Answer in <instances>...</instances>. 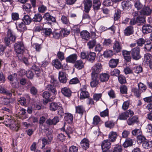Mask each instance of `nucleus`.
I'll return each instance as SVG.
<instances>
[{"label": "nucleus", "mask_w": 152, "mask_h": 152, "mask_svg": "<svg viewBox=\"0 0 152 152\" xmlns=\"http://www.w3.org/2000/svg\"><path fill=\"white\" fill-rule=\"evenodd\" d=\"M101 94H95L93 95V99L94 100L97 101L101 99Z\"/></svg>", "instance_id": "62"}, {"label": "nucleus", "mask_w": 152, "mask_h": 152, "mask_svg": "<svg viewBox=\"0 0 152 152\" xmlns=\"http://www.w3.org/2000/svg\"><path fill=\"white\" fill-rule=\"evenodd\" d=\"M7 38H16V37L13 32L9 28L7 29ZM5 38H6V37Z\"/></svg>", "instance_id": "41"}, {"label": "nucleus", "mask_w": 152, "mask_h": 152, "mask_svg": "<svg viewBox=\"0 0 152 152\" xmlns=\"http://www.w3.org/2000/svg\"><path fill=\"white\" fill-rule=\"evenodd\" d=\"M145 139V137L144 136L141 135V134L139 135H138L137 137V141L139 143H141L144 142Z\"/></svg>", "instance_id": "59"}, {"label": "nucleus", "mask_w": 152, "mask_h": 152, "mask_svg": "<svg viewBox=\"0 0 152 152\" xmlns=\"http://www.w3.org/2000/svg\"><path fill=\"white\" fill-rule=\"evenodd\" d=\"M62 94L65 96L70 97L72 95V92L70 89L67 87H64L61 89Z\"/></svg>", "instance_id": "6"}, {"label": "nucleus", "mask_w": 152, "mask_h": 152, "mask_svg": "<svg viewBox=\"0 0 152 152\" xmlns=\"http://www.w3.org/2000/svg\"><path fill=\"white\" fill-rule=\"evenodd\" d=\"M152 12L151 9L148 7L145 6L141 10V14L143 15H149Z\"/></svg>", "instance_id": "9"}, {"label": "nucleus", "mask_w": 152, "mask_h": 152, "mask_svg": "<svg viewBox=\"0 0 152 152\" xmlns=\"http://www.w3.org/2000/svg\"><path fill=\"white\" fill-rule=\"evenodd\" d=\"M96 44V41L93 40L87 43V45L89 48H92Z\"/></svg>", "instance_id": "54"}, {"label": "nucleus", "mask_w": 152, "mask_h": 152, "mask_svg": "<svg viewBox=\"0 0 152 152\" xmlns=\"http://www.w3.org/2000/svg\"><path fill=\"white\" fill-rule=\"evenodd\" d=\"M15 52L18 54H21L24 51V47L22 42H19L16 43L14 45Z\"/></svg>", "instance_id": "3"}, {"label": "nucleus", "mask_w": 152, "mask_h": 152, "mask_svg": "<svg viewBox=\"0 0 152 152\" xmlns=\"http://www.w3.org/2000/svg\"><path fill=\"white\" fill-rule=\"evenodd\" d=\"M113 48V50L117 53L120 52L122 49V47L119 42L116 41L114 42Z\"/></svg>", "instance_id": "25"}, {"label": "nucleus", "mask_w": 152, "mask_h": 152, "mask_svg": "<svg viewBox=\"0 0 152 152\" xmlns=\"http://www.w3.org/2000/svg\"><path fill=\"white\" fill-rule=\"evenodd\" d=\"M143 64L148 65V63L152 60V55L149 53H146L145 54Z\"/></svg>", "instance_id": "24"}, {"label": "nucleus", "mask_w": 152, "mask_h": 152, "mask_svg": "<svg viewBox=\"0 0 152 152\" xmlns=\"http://www.w3.org/2000/svg\"><path fill=\"white\" fill-rule=\"evenodd\" d=\"M133 27L130 26L127 27L124 31V35L126 36H129L133 34Z\"/></svg>", "instance_id": "28"}, {"label": "nucleus", "mask_w": 152, "mask_h": 152, "mask_svg": "<svg viewBox=\"0 0 152 152\" xmlns=\"http://www.w3.org/2000/svg\"><path fill=\"white\" fill-rule=\"evenodd\" d=\"M53 65L57 69H63V66L62 65L61 62L58 59L53 60L52 63Z\"/></svg>", "instance_id": "17"}, {"label": "nucleus", "mask_w": 152, "mask_h": 152, "mask_svg": "<svg viewBox=\"0 0 152 152\" xmlns=\"http://www.w3.org/2000/svg\"><path fill=\"white\" fill-rule=\"evenodd\" d=\"M61 20L62 23L65 24H67L69 23V19L66 16L64 15L62 16Z\"/></svg>", "instance_id": "56"}, {"label": "nucleus", "mask_w": 152, "mask_h": 152, "mask_svg": "<svg viewBox=\"0 0 152 152\" xmlns=\"http://www.w3.org/2000/svg\"><path fill=\"white\" fill-rule=\"evenodd\" d=\"M121 11L118 9L116 10V11L114 15V20H117L120 18L121 17Z\"/></svg>", "instance_id": "48"}, {"label": "nucleus", "mask_w": 152, "mask_h": 152, "mask_svg": "<svg viewBox=\"0 0 152 152\" xmlns=\"http://www.w3.org/2000/svg\"><path fill=\"white\" fill-rule=\"evenodd\" d=\"M64 119L68 123H72L73 119L72 115L69 113H65V114Z\"/></svg>", "instance_id": "29"}, {"label": "nucleus", "mask_w": 152, "mask_h": 152, "mask_svg": "<svg viewBox=\"0 0 152 152\" xmlns=\"http://www.w3.org/2000/svg\"><path fill=\"white\" fill-rule=\"evenodd\" d=\"M109 75L106 73H102L100 75V79L102 82L107 81L109 79Z\"/></svg>", "instance_id": "27"}, {"label": "nucleus", "mask_w": 152, "mask_h": 152, "mask_svg": "<svg viewBox=\"0 0 152 152\" xmlns=\"http://www.w3.org/2000/svg\"><path fill=\"white\" fill-rule=\"evenodd\" d=\"M130 102L129 101H127L124 102L123 104L122 108L123 110H125L127 109L129 106Z\"/></svg>", "instance_id": "53"}, {"label": "nucleus", "mask_w": 152, "mask_h": 152, "mask_svg": "<svg viewBox=\"0 0 152 152\" xmlns=\"http://www.w3.org/2000/svg\"><path fill=\"white\" fill-rule=\"evenodd\" d=\"M26 25H29L31 22V19L28 15H25L22 19Z\"/></svg>", "instance_id": "36"}, {"label": "nucleus", "mask_w": 152, "mask_h": 152, "mask_svg": "<svg viewBox=\"0 0 152 152\" xmlns=\"http://www.w3.org/2000/svg\"><path fill=\"white\" fill-rule=\"evenodd\" d=\"M131 54L132 58L136 60L139 59L141 58L140 53V49L138 48H133L131 51Z\"/></svg>", "instance_id": "4"}, {"label": "nucleus", "mask_w": 152, "mask_h": 152, "mask_svg": "<svg viewBox=\"0 0 152 152\" xmlns=\"http://www.w3.org/2000/svg\"><path fill=\"white\" fill-rule=\"evenodd\" d=\"M122 53L125 60L127 62H129L131 61V57L130 56V52L123 50L122 51Z\"/></svg>", "instance_id": "26"}, {"label": "nucleus", "mask_w": 152, "mask_h": 152, "mask_svg": "<svg viewBox=\"0 0 152 152\" xmlns=\"http://www.w3.org/2000/svg\"><path fill=\"white\" fill-rule=\"evenodd\" d=\"M92 80L90 83L91 86L92 87L96 86L99 83L98 76L91 75Z\"/></svg>", "instance_id": "7"}, {"label": "nucleus", "mask_w": 152, "mask_h": 152, "mask_svg": "<svg viewBox=\"0 0 152 152\" xmlns=\"http://www.w3.org/2000/svg\"><path fill=\"white\" fill-rule=\"evenodd\" d=\"M96 56V53L94 52H90L88 53V59L90 61L92 62L95 59Z\"/></svg>", "instance_id": "43"}, {"label": "nucleus", "mask_w": 152, "mask_h": 152, "mask_svg": "<svg viewBox=\"0 0 152 152\" xmlns=\"http://www.w3.org/2000/svg\"><path fill=\"white\" fill-rule=\"evenodd\" d=\"M133 70L136 73H139L142 72V68L140 65H135L133 67Z\"/></svg>", "instance_id": "42"}, {"label": "nucleus", "mask_w": 152, "mask_h": 152, "mask_svg": "<svg viewBox=\"0 0 152 152\" xmlns=\"http://www.w3.org/2000/svg\"><path fill=\"white\" fill-rule=\"evenodd\" d=\"M77 56L75 54H72L66 58V61L70 63H75L77 59Z\"/></svg>", "instance_id": "11"}, {"label": "nucleus", "mask_w": 152, "mask_h": 152, "mask_svg": "<svg viewBox=\"0 0 152 152\" xmlns=\"http://www.w3.org/2000/svg\"><path fill=\"white\" fill-rule=\"evenodd\" d=\"M55 85L52 86L51 84L48 85L46 87V88L48 90L50 91L54 95H56L57 93V91L56 89L55 86Z\"/></svg>", "instance_id": "35"}, {"label": "nucleus", "mask_w": 152, "mask_h": 152, "mask_svg": "<svg viewBox=\"0 0 152 152\" xmlns=\"http://www.w3.org/2000/svg\"><path fill=\"white\" fill-rule=\"evenodd\" d=\"M80 34L82 38H88L90 36V33L86 30H83Z\"/></svg>", "instance_id": "44"}, {"label": "nucleus", "mask_w": 152, "mask_h": 152, "mask_svg": "<svg viewBox=\"0 0 152 152\" xmlns=\"http://www.w3.org/2000/svg\"><path fill=\"white\" fill-rule=\"evenodd\" d=\"M70 33L69 31H66L65 29H61L59 33H58L59 35V38L66 37V36L69 35Z\"/></svg>", "instance_id": "34"}, {"label": "nucleus", "mask_w": 152, "mask_h": 152, "mask_svg": "<svg viewBox=\"0 0 152 152\" xmlns=\"http://www.w3.org/2000/svg\"><path fill=\"white\" fill-rule=\"evenodd\" d=\"M83 4L84 12L86 13H88L92 6V1L91 0H84Z\"/></svg>", "instance_id": "5"}, {"label": "nucleus", "mask_w": 152, "mask_h": 152, "mask_svg": "<svg viewBox=\"0 0 152 152\" xmlns=\"http://www.w3.org/2000/svg\"><path fill=\"white\" fill-rule=\"evenodd\" d=\"M102 69L101 63L96 64L92 68V72L91 75L98 76V74L101 71Z\"/></svg>", "instance_id": "2"}, {"label": "nucleus", "mask_w": 152, "mask_h": 152, "mask_svg": "<svg viewBox=\"0 0 152 152\" xmlns=\"http://www.w3.org/2000/svg\"><path fill=\"white\" fill-rule=\"evenodd\" d=\"M105 125L106 127L111 128L113 127L115 124L113 121H109L106 122L105 123Z\"/></svg>", "instance_id": "50"}, {"label": "nucleus", "mask_w": 152, "mask_h": 152, "mask_svg": "<svg viewBox=\"0 0 152 152\" xmlns=\"http://www.w3.org/2000/svg\"><path fill=\"white\" fill-rule=\"evenodd\" d=\"M129 117V116L128 115L127 112H125L120 114L118 117V119L120 120H126Z\"/></svg>", "instance_id": "40"}, {"label": "nucleus", "mask_w": 152, "mask_h": 152, "mask_svg": "<svg viewBox=\"0 0 152 152\" xmlns=\"http://www.w3.org/2000/svg\"><path fill=\"white\" fill-rule=\"evenodd\" d=\"M38 10L39 12L44 13L47 10V7L43 5H42L38 7Z\"/></svg>", "instance_id": "60"}, {"label": "nucleus", "mask_w": 152, "mask_h": 152, "mask_svg": "<svg viewBox=\"0 0 152 152\" xmlns=\"http://www.w3.org/2000/svg\"><path fill=\"white\" fill-rule=\"evenodd\" d=\"M139 91L140 93L144 92L147 89L146 86L144 84L140 82L138 84Z\"/></svg>", "instance_id": "31"}, {"label": "nucleus", "mask_w": 152, "mask_h": 152, "mask_svg": "<svg viewBox=\"0 0 152 152\" xmlns=\"http://www.w3.org/2000/svg\"><path fill=\"white\" fill-rule=\"evenodd\" d=\"M118 80L120 83L121 84L124 83L126 82L125 77L122 75H121L118 76Z\"/></svg>", "instance_id": "58"}, {"label": "nucleus", "mask_w": 152, "mask_h": 152, "mask_svg": "<svg viewBox=\"0 0 152 152\" xmlns=\"http://www.w3.org/2000/svg\"><path fill=\"white\" fill-rule=\"evenodd\" d=\"M59 121L58 117L57 116H55L52 119H48L46 121V123L49 125H56Z\"/></svg>", "instance_id": "18"}, {"label": "nucleus", "mask_w": 152, "mask_h": 152, "mask_svg": "<svg viewBox=\"0 0 152 152\" xmlns=\"http://www.w3.org/2000/svg\"><path fill=\"white\" fill-rule=\"evenodd\" d=\"M143 5L139 0H137L134 3V6L137 10H140L143 7Z\"/></svg>", "instance_id": "49"}, {"label": "nucleus", "mask_w": 152, "mask_h": 152, "mask_svg": "<svg viewBox=\"0 0 152 152\" xmlns=\"http://www.w3.org/2000/svg\"><path fill=\"white\" fill-rule=\"evenodd\" d=\"M133 141L132 139L130 138L127 139L123 143V146L125 148L131 146L133 144Z\"/></svg>", "instance_id": "39"}, {"label": "nucleus", "mask_w": 152, "mask_h": 152, "mask_svg": "<svg viewBox=\"0 0 152 152\" xmlns=\"http://www.w3.org/2000/svg\"><path fill=\"white\" fill-rule=\"evenodd\" d=\"M84 64L83 61L79 60L76 61L74 63V66L78 70L81 69L84 67Z\"/></svg>", "instance_id": "15"}, {"label": "nucleus", "mask_w": 152, "mask_h": 152, "mask_svg": "<svg viewBox=\"0 0 152 152\" xmlns=\"http://www.w3.org/2000/svg\"><path fill=\"white\" fill-rule=\"evenodd\" d=\"M100 121L99 117L97 115H96L93 118V124L94 125H96L98 124Z\"/></svg>", "instance_id": "52"}, {"label": "nucleus", "mask_w": 152, "mask_h": 152, "mask_svg": "<svg viewBox=\"0 0 152 152\" xmlns=\"http://www.w3.org/2000/svg\"><path fill=\"white\" fill-rule=\"evenodd\" d=\"M43 18L47 21H51L52 22L56 21L55 18L50 15L48 12L45 13L43 16Z\"/></svg>", "instance_id": "16"}, {"label": "nucleus", "mask_w": 152, "mask_h": 152, "mask_svg": "<svg viewBox=\"0 0 152 152\" xmlns=\"http://www.w3.org/2000/svg\"><path fill=\"white\" fill-rule=\"evenodd\" d=\"M58 78L60 81L62 83H65L67 81L66 74L64 72L60 71L59 72Z\"/></svg>", "instance_id": "12"}, {"label": "nucleus", "mask_w": 152, "mask_h": 152, "mask_svg": "<svg viewBox=\"0 0 152 152\" xmlns=\"http://www.w3.org/2000/svg\"><path fill=\"white\" fill-rule=\"evenodd\" d=\"M33 46L34 48H35L36 51H39L42 48L41 45L37 43H34L33 45Z\"/></svg>", "instance_id": "61"}, {"label": "nucleus", "mask_w": 152, "mask_h": 152, "mask_svg": "<svg viewBox=\"0 0 152 152\" xmlns=\"http://www.w3.org/2000/svg\"><path fill=\"white\" fill-rule=\"evenodd\" d=\"M142 32L144 34H147L152 31V27L149 24L143 25L142 28Z\"/></svg>", "instance_id": "14"}, {"label": "nucleus", "mask_w": 152, "mask_h": 152, "mask_svg": "<svg viewBox=\"0 0 152 152\" xmlns=\"http://www.w3.org/2000/svg\"><path fill=\"white\" fill-rule=\"evenodd\" d=\"M137 23L140 24L144 23L145 22V18L143 17L139 16L137 18Z\"/></svg>", "instance_id": "64"}, {"label": "nucleus", "mask_w": 152, "mask_h": 152, "mask_svg": "<svg viewBox=\"0 0 152 152\" xmlns=\"http://www.w3.org/2000/svg\"><path fill=\"white\" fill-rule=\"evenodd\" d=\"M50 82L53 85L56 86V84L57 83L58 81L57 80L55 77L54 76H51L50 77Z\"/></svg>", "instance_id": "63"}, {"label": "nucleus", "mask_w": 152, "mask_h": 152, "mask_svg": "<svg viewBox=\"0 0 152 152\" xmlns=\"http://www.w3.org/2000/svg\"><path fill=\"white\" fill-rule=\"evenodd\" d=\"M111 144L108 140H104L102 143L101 147L103 150L107 151L106 149H109L110 148Z\"/></svg>", "instance_id": "13"}, {"label": "nucleus", "mask_w": 152, "mask_h": 152, "mask_svg": "<svg viewBox=\"0 0 152 152\" xmlns=\"http://www.w3.org/2000/svg\"><path fill=\"white\" fill-rule=\"evenodd\" d=\"M31 4L28 3H26L23 6V10L28 12L31 11Z\"/></svg>", "instance_id": "46"}, {"label": "nucleus", "mask_w": 152, "mask_h": 152, "mask_svg": "<svg viewBox=\"0 0 152 152\" xmlns=\"http://www.w3.org/2000/svg\"><path fill=\"white\" fill-rule=\"evenodd\" d=\"M89 93L86 91H82L80 94V99H85L89 96Z\"/></svg>", "instance_id": "47"}, {"label": "nucleus", "mask_w": 152, "mask_h": 152, "mask_svg": "<svg viewBox=\"0 0 152 152\" xmlns=\"http://www.w3.org/2000/svg\"><path fill=\"white\" fill-rule=\"evenodd\" d=\"M15 24L16 26V28L20 31L23 32L27 29L26 24H24L23 22H21L20 23L17 22Z\"/></svg>", "instance_id": "8"}, {"label": "nucleus", "mask_w": 152, "mask_h": 152, "mask_svg": "<svg viewBox=\"0 0 152 152\" xmlns=\"http://www.w3.org/2000/svg\"><path fill=\"white\" fill-rule=\"evenodd\" d=\"M113 52L111 50H107L105 51L103 54L104 57L106 58H110L113 55Z\"/></svg>", "instance_id": "30"}, {"label": "nucleus", "mask_w": 152, "mask_h": 152, "mask_svg": "<svg viewBox=\"0 0 152 152\" xmlns=\"http://www.w3.org/2000/svg\"><path fill=\"white\" fill-rule=\"evenodd\" d=\"M42 19V17L41 15L39 13H37L34 15L32 20L34 22H40Z\"/></svg>", "instance_id": "37"}, {"label": "nucleus", "mask_w": 152, "mask_h": 152, "mask_svg": "<svg viewBox=\"0 0 152 152\" xmlns=\"http://www.w3.org/2000/svg\"><path fill=\"white\" fill-rule=\"evenodd\" d=\"M61 104L59 102L51 103L50 104V109L51 111H55L57 110Z\"/></svg>", "instance_id": "22"}, {"label": "nucleus", "mask_w": 152, "mask_h": 152, "mask_svg": "<svg viewBox=\"0 0 152 152\" xmlns=\"http://www.w3.org/2000/svg\"><path fill=\"white\" fill-rule=\"evenodd\" d=\"M138 122V118L137 116H134L130 118L127 121V123L129 125H132L135 123Z\"/></svg>", "instance_id": "20"}, {"label": "nucleus", "mask_w": 152, "mask_h": 152, "mask_svg": "<svg viewBox=\"0 0 152 152\" xmlns=\"http://www.w3.org/2000/svg\"><path fill=\"white\" fill-rule=\"evenodd\" d=\"M122 149L120 145H116L113 148L112 152H122Z\"/></svg>", "instance_id": "51"}, {"label": "nucleus", "mask_w": 152, "mask_h": 152, "mask_svg": "<svg viewBox=\"0 0 152 152\" xmlns=\"http://www.w3.org/2000/svg\"><path fill=\"white\" fill-rule=\"evenodd\" d=\"M9 127L10 128L13 130L16 131H18V126H16L15 124V122L13 121V123L12 124H8Z\"/></svg>", "instance_id": "55"}, {"label": "nucleus", "mask_w": 152, "mask_h": 152, "mask_svg": "<svg viewBox=\"0 0 152 152\" xmlns=\"http://www.w3.org/2000/svg\"><path fill=\"white\" fill-rule=\"evenodd\" d=\"M76 113L82 115L85 112L84 108L82 106H78L75 107Z\"/></svg>", "instance_id": "33"}, {"label": "nucleus", "mask_w": 152, "mask_h": 152, "mask_svg": "<svg viewBox=\"0 0 152 152\" xmlns=\"http://www.w3.org/2000/svg\"><path fill=\"white\" fill-rule=\"evenodd\" d=\"M49 138L48 137V140H47L45 138H43L42 139V144L43 145L42 147V148H44L45 145L47 144H49L52 140V137L51 135H49Z\"/></svg>", "instance_id": "38"}, {"label": "nucleus", "mask_w": 152, "mask_h": 152, "mask_svg": "<svg viewBox=\"0 0 152 152\" xmlns=\"http://www.w3.org/2000/svg\"><path fill=\"white\" fill-rule=\"evenodd\" d=\"M42 33L46 37L59 38V35L58 33L56 32H53L52 29L50 28L43 29L42 30Z\"/></svg>", "instance_id": "1"}, {"label": "nucleus", "mask_w": 152, "mask_h": 152, "mask_svg": "<svg viewBox=\"0 0 152 152\" xmlns=\"http://www.w3.org/2000/svg\"><path fill=\"white\" fill-rule=\"evenodd\" d=\"M58 113L59 115L61 116L63 115L64 114V110L62 104H60V106L58 107Z\"/></svg>", "instance_id": "57"}, {"label": "nucleus", "mask_w": 152, "mask_h": 152, "mask_svg": "<svg viewBox=\"0 0 152 152\" xmlns=\"http://www.w3.org/2000/svg\"><path fill=\"white\" fill-rule=\"evenodd\" d=\"M80 145L83 149L86 150L89 147V141L87 138H84L81 141Z\"/></svg>", "instance_id": "10"}, {"label": "nucleus", "mask_w": 152, "mask_h": 152, "mask_svg": "<svg viewBox=\"0 0 152 152\" xmlns=\"http://www.w3.org/2000/svg\"><path fill=\"white\" fill-rule=\"evenodd\" d=\"M121 5L123 9L124 10H128L131 7L130 2L126 1H124L122 2Z\"/></svg>", "instance_id": "32"}, {"label": "nucleus", "mask_w": 152, "mask_h": 152, "mask_svg": "<svg viewBox=\"0 0 152 152\" xmlns=\"http://www.w3.org/2000/svg\"><path fill=\"white\" fill-rule=\"evenodd\" d=\"M118 135L116 132L111 131L108 135V138L111 142H114L116 140Z\"/></svg>", "instance_id": "21"}, {"label": "nucleus", "mask_w": 152, "mask_h": 152, "mask_svg": "<svg viewBox=\"0 0 152 152\" xmlns=\"http://www.w3.org/2000/svg\"><path fill=\"white\" fill-rule=\"evenodd\" d=\"M92 4L94 10H97L100 9L101 3L99 0H93Z\"/></svg>", "instance_id": "23"}, {"label": "nucleus", "mask_w": 152, "mask_h": 152, "mask_svg": "<svg viewBox=\"0 0 152 152\" xmlns=\"http://www.w3.org/2000/svg\"><path fill=\"white\" fill-rule=\"evenodd\" d=\"M118 59H111L109 61V66L112 68H115L117 66L119 62Z\"/></svg>", "instance_id": "19"}, {"label": "nucleus", "mask_w": 152, "mask_h": 152, "mask_svg": "<svg viewBox=\"0 0 152 152\" xmlns=\"http://www.w3.org/2000/svg\"><path fill=\"white\" fill-rule=\"evenodd\" d=\"M142 145L144 148L148 149L151 147L152 142L150 141H145L143 142Z\"/></svg>", "instance_id": "45"}]
</instances>
